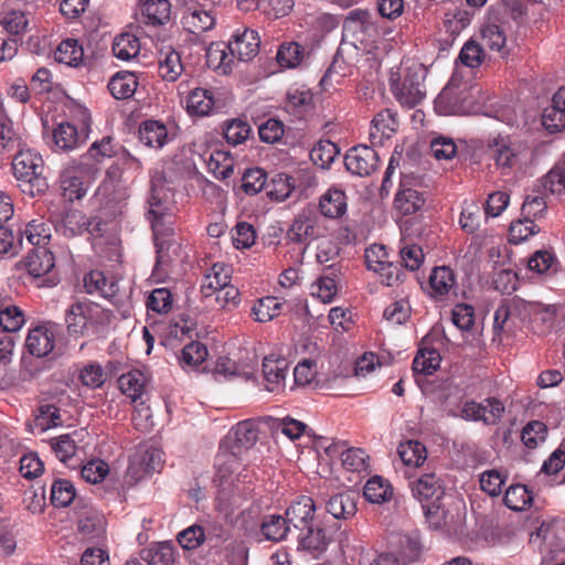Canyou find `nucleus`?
<instances>
[{
  "mask_svg": "<svg viewBox=\"0 0 565 565\" xmlns=\"http://www.w3.org/2000/svg\"><path fill=\"white\" fill-rule=\"evenodd\" d=\"M258 438L257 424L245 419L236 424L221 440L217 454V481L220 509L225 513L235 502L236 482H250L249 470L243 465L241 455L253 447Z\"/></svg>",
  "mask_w": 565,
  "mask_h": 565,
  "instance_id": "nucleus-1",
  "label": "nucleus"
},
{
  "mask_svg": "<svg viewBox=\"0 0 565 565\" xmlns=\"http://www.w3.org/2000/svg\"><path fill=\"white\" fill-rule=\"evenodd\" d=\"M285 515L296 533L299 548L310 552L316 558L327 551L331 539L316 514V504L311 497L297 498Z\"/></svg>",
  "mask_w": 565,
  "mask_h": 565,
  "instance_id": "nucleus-2",
  "label": "nucleus"
},
{
  "mask_svg": "<svg viewBox=\"0 0 565 565\" xmlns=\"http://www.w3.org/2000/svg\"><path fill=\"white\" fill-rule=\"evenodd\" d=\"M408 487L414 499L422 504L429 525L434 529L446 525L447 513L441 507V499L445 494L443 479L435 472H425L411 480Z\"/></svg>",
  "mask_w": 565,
  "mask_h": 565,
  "instance_id": "nucleus-3",
  "label": "nucleus"
},
{
  "mask_svg": "<svg viewBox=\"0 0 565 565\" xmlns=\"http://www.w3.org/2000/svg\"><path fill=\"white\" fill-rule=\"evenodd\" d=\"M43 166L44 162L40 153L29 148H19L12 160V170L23 193L35 196L47 189Z\"/></svg>",
  "mask_w": 565,
  "mask_h": 565,
  "instance_id": "nucleus-4",
  "label": "nucleus"
},
{
  "mask_svg": "<svg viewBox=\"0 0 565 565\" xmlns=\"http://www.w3.org/2000/svg\"><path fill=\"white\" fill-rule=\"evenodd\" d=\"M490 152L502 174L523 171L533 160V151L529 143L518 138L494 139Z\"/></svg>",
  "mask_w": 565,
  "mask_h": 565,
  "instance_id": "nucleus-5",
  "label": "nucleus"
},
{
  "mask_svg": "<svg viewBox=\"0 0 565 565\" xmlns=\"http://www.w3.org/2000/svg\"><path fill=\"white\" fill-rule=\"evenodd\" d=\"M224 49H220V62L214 66V72L220 75H231L236 65L235 57L238 61H249L259 52L260 39L256 31L245 29L242 33L233 34L227 44L221 43Z\"/></svg>",
  "mask_w": 565,
  "mask_h": 565,
  "instance_id": "nucleus-6",
  "label": "nucleus"
},
{
  "mask_svg": "<svg viewBox=\"0 0 565 565\" xmlns=\"http://www.w3.org/2000/svg\"><path fill=\"white\" fill-rule=\"evenodd\" d=\"M425 75L426 71L418 63L402 68V72L391 73V90L401 105L413 108L425 98Z\"/></svg>",
  "mask_w": 565,
  "mask_h": 565,
  "instance_id": "nucleus-7",
  "label": "nucleus"
},
{
  "mask_svg": "<svg viewBox=\"0 0 565 565\" xmlns=\"http://www.w3.org/2000/svg\"><path fill=\"white\" fill-rule=\"evenodd\" d=\"M171 190L162 175H157L151 181L150 196L148 199V218L151 223L153 235H161L170 231V221H167L170 212Z\"/></svg>",
  "mask_w": 565,
  "mask_h": 565,
  "instance_id": "nucleus-8",
  "label": "nucleus"
},
{
  "mask_svg": "<svg viewBox=\"0 0 565 565\" xmlns=\"http://www.w3.org/2000/svg\"><path fill=\"white\" fill-rule=\"evenodd\" d=\"M84 288L87 294H98L116 307H124L130 291L120 286L114 277L107 278L103 271L92 270L84 277Z\"/></svg>",
  "mask_w": 565,
  "mask_h": 565,
  "instance_id": "nucleus-9",
  "label": "nucleus"
},
{
  "mask_svg": "<svg viewBox=\"0 0 565 565\" xmlns=\"http://www.w3.org/2000/svg\"><path fill=\"white\" fill-rule=\"evenodd\" d=\"M162 451L153 447H140L130 457L126 478L136 483L143 478L160 471L163 465Z\"/></svg>",
  "mask_w": 565,
  "mask_h": 565,
  "instance_id": "nucleus-10",
  "label": "nucleus"
},
{
  "mask_svg": "<svg viewBox=\"0 0 565 565\" xmlns=\"http://www.w3.org/2000/svg\"><path fill=\"white\" fill-rule=\"evenodd\" d=\"M505 412L504 404L497 397H488L483 402L467 401L460 414L465 420L482 422L486 425H497Z\"/></svg>",
  "mask_w": 565,
  "mask_h": 565,
  "instance_id": "nucleus-11",
  "label": "nucleus"
},
{
  "mask_svg": "<svg viewBox=\"0 0 565 565\" xmlns=\"http://www.w3.org/2000/svg\"><path fill=\"white\" fill-rule=\"evenodd\" d=\"M379 161L377 152L364 145L352 147L344 157L347 170L359 177L371 175L376 170Z\"/></svg>",
  "mask_w": 565,
  "mask_h": 565,
  "instance_id": "nucleus-12",
  "label": "nucleus"
},
{
  "mask_svg": "<svg viewBox=\"0 0 565 565\" xmlns=\"http://www.w3.org/2000/svg\"><path fill=\"white\" fill-rule=\"evenodd\" d=\"M55 326L44 324L30 330L25 345L28 351L36 356L44 358L51 353L55 345Z\"/></svg>",
  "mask_w": 565,
  "mask_h": 565,
  "instance_id": "nucleus-13",
  "label": "nucleus"
},
{
  "mask_svg": "<svg viewBox=\"0 0 565 565\" xmlns=\"http://www.w3.org/2000/svg\"><path fill=\"white\" fill-rule=\"evenodd\" d=\"M397 128L396 114L390 109H383L372 120L370 139L373 145H383L385 140L396 132Z\"/></svg>",
  "mask_w": 565,
  "mask_h": 565,
  "instance_id": "nucleus-14",
  "label": "nucleus"
},
{
  "mask_svg": "<svg viewBox=\"0 0 565 565\" xmlns=\"http://www.w3.org/2000/svg\"><path fill=\"white\" fill-rule=\"evenodd\" d=\"M97 309L89 302L76 301L65 313V323L70 334L82 335L88 321L92 319L93 311Z\"/></svg>",
  "mask_w": 565,
  "mask_h": 565,
  "instance_id": "nucleus-15",
  "label": "nucleus"
},
{
  "mask_svg": "<svg viewBox=\"0 0 565 565\" xmlns=\"http://www.w3.org/2000/svg\"><path fill=\"white\" fill-rule=\"evenodd\" d=\"M344 446L341 443H332L326 448L329 456L341 454L342 465L347 470L353 472H361L366 470L369 456L362 448L351 447L341 451L340 448Z\"/></svg>",
  "mask_w": 565,
  "mask_h": 565,
  "instance_id": "nucleus-16",
  "label": "nucleus"
},
{
  "mask_svg": "<svg viewBox=\"0 0 565 565\" xmlns=\"http://www.w3.org/2000/svg\"><path fill=\"white\" fill-rule=\"evenodd\" d=\"M341 276V269L337 264L327 266L313 285L316 288L312 291L313 296H317L323 302H331L338 292V280Z\"/></svg>",
  "mask_w": 565,
  "mask_h": 565,
  "instance_id": "nucleus-17",
  "label": "nucleus"
},
{
  "mask_svg": "<svg viewBox=\"0 0 565 565\" xmlns=\"http://www.w3.org/2000/svg\"><path fill=\"white\" fill-rule=\"evenodd\" d=\"M119 388L132 403L145 404L147 377L139 370H132L120 375L118 379Z\"/></svg>",
  "mask_w": 565,
  "mask_h": 565,
  "instance_id": "nucleus-18",
  "label": "nucleus"
},
{
  "mask_svg": "<svg viewBox=\"0 0 565 565\" xmlns=\"http://www.w3.org/2000/svg\"><path fill=\"white\" fill-rule=\"evenodd\" d=\"M343 29L349 32H362L367 36H376L377 25L374 14L367 10H351L344 19Z\"/></svg>",
  "mask_w": 565,
  "mask_h": 565,
  "instance_id": "nucleus-19",
  "label": "nucleus"
},
{
  "mask_svg": "<svg viewBox=\"0 0 565 565\" xmlns=\"http://www.w3.org/2000/svg\"><path fill=\"white\" fill-rule=\"evenodd\" d=\"M57 232L66 237H73L88 230L89 222L85 214L78 210L65 211L54 220Z\"/></svg>",
  "mask_w": 565,
  "mask_h": 565,
  "instance_id": "nucleus-20",
  "label": "nucleus"
},
{
  "mask_svg": "<svg viewBox=\"0 0 565 565\" xmlns=\"http://www.w3.org/2000/svg\"><path fill=\"white\" fill-rule=\"evenodd\" d=\"M347 195L338 188H330L319 201V210L328 218L341 217L347 212Z\"/></svg>",
  "mask_w": 565,
  "mask_h": 565,
  "instance_id": "nucleus-21",
  "label": "nucleus"
},
{
  "mask_svg": "<svg viewBox=\"0 0 565 565\" xmlns=\"http://www.w3.org/2000/svg\"><path fill=\"white\" fill-rule=\"evenodd\" d=\"M141 21L151 25H163L170 20L171 4L168 0H142Z\"/></svg>",
  "mask_w": 565,
  "mask_h": 565,
  "instance_id": "nucleus-22",
  "label": "nucleus"
},
{
  "mask_svg": "<svg viewBox=\"0 0 565 565\" xmlns=\"http://www.w3.org/2000/svg\"><path fill=\"white\" fill-rule=\"evenodd\" d=\"M173 230L166 231L164 235H153L157 247L156 268L169 266L180 256L181 246L172 238Z\"/></svg>",
  "mask_w": 565,
  "mask_h": 565,
  "instance_id": "nucleus-23",
  "label": "nucleus"
},
{
  "mask_svg": "<svg viewBox=\"0 0 565 565\" xmlns=\"http://www.w3.org/2000/svg\"><path fill=\"white\" fill-rule=\"evenodd\" d=\"M25 265L30 275L41 277L53 269L55 259L47 248L36 247L26 256Z\"/></svg>",
  "mask_w": 565,
  "mask_h": 565,
  "instance_id": "nucleus-24",
  "label": "nucleus"
},
{
  "mask_svg": "<svg viewBox=\"0 0 565 565\" xmlns=\"http://www.w3.org/2000/svg\"><path fill=\"white\" fill-rule=\"evenodd\" d=\"M456 278L451 268L447 266L435 267L429 276V294L434 298H441L455 287Z\"/></svg>",
  "mask_w": 565,
  "mask_h": 565,
  "instance_id": "nucleus-25",
  "label": "nucleus"
},
{
  "mask_svg": "<svg viewBox=\"0 0 565 565\" xmlns=\"http://www.w3.org/2000/svg\"><path fill=\"white\" fill-rule=\"evenodd\" d=\"M285 302L279 301L275 296H266L257 299L250 310L253 319L259 323H266L277 318L282 310Z\"/></svg>",
  "mask_w": 565,
  "mask_h": 565,
  "instance_id": "nucleus-26",
  "label": "nucleus"
},
{
  "mask_svg": "<svg viewBox=\"0 0 565 565\" xmlns=\"http://www.w3.org/2000/svg\"><path fill=\"white\" fill-rule=\"evenodd\" d=\"M53 141L56 150L71 151L85 141L78 135L77 128L71 122H61L53 130Z\"/></svg>",
  "mask_w": 565,
  "mask_h": 565,
  "instance_id": "nucleus-27",
  "label": "nucleus"
},
{
  "mask_svg": "<svg viewBox=\"0 0 565 565\" xmlns=\"http://www.w3.org/2000/svg\"><path fill=\"white\" fill-rule=\"evenodd\" d=\"M140 558L148 565H172L175 558L174 546L170 542H160L140 553Z\"/></svg>",
  "mask_w": 565,
  "mask_h": 565,
  "instance_id": "nucleus-28",
  "label": "nucleus"
},
{
  "mask_svg": "<svg viewBox=\"0 0 565 565\" xmlns=\"http://www.w3.org/2000/svg\"><path fill=\"white\" fill-rule=\"evenodd\" d=\"M326 510L334 519H348L353 516L356 512L354 494L351 492H342L332 495L326 503Z\"/></svg>",
  "mask_w": 565,
  "mask_h": 565,
  "instance_id": "nucleus-29",
  "label": "nucleus"
},
{
  "mask_svg": "<svg viewBox=\"0 0 565 565\" xmlns=\"http://www.w3.org/2000/svg\"><path fill=\"white\" fill-rule=\"evenodd\" d=\"M435 109L440 115H458L465 113L463 99L452 87H445L435 100Z\"/></svg>",
  "mask_w": 565,
  "mask_h": 565,
  "instance_id": "nucleus-30",
  "label": "nucleus"
},
{
  "mask_svg": "<svg viewBox=\"0 0 565 565\" xmlns=\"http://www.w3.org/2000/svg\"><path fill=\"white\" fill-rule=\"evenodd\" d=\"M186 111L191 117H206L212 111V93L204 88L191 90L186 97Z\"/></svg>",
  "mask_w": 565,
  "mask_h": 565,
  "instance_id": "nucleus-31",
  "label": "nucleus"
},
{
  "mask_svg": "<svg viewBox=\"0 0 565 565\" xmlns=\"http://www.w3.org/2000/svg\"><path fill=\"white\" fill-rule=\"evenodd\" d=\"M260 531L266 540L279 542L285 540L288 533H292V527H290L286 515L271 514L264 518Z\"/></svg>",
  "mask_w": 565,
  "mask_h": 565,
  "instance_id": "nucleus-32",
  "label": "nucleus"
},
{
  "mask_svg": "<svg viewBox=\"0 0 565 565\" xmlns=\"http://www.w3.org/2000/svg\"><path fill=\"white\" fill-rule=\"evenodd\" d=\"M288 372L285 360L265 359L263 362V373L266 380V388L269 392H276L284 384Z\"/></svg>",
  "mask_w": 565,
  "mask_h": 565,
  "instance_id": "nucleus-33",
  "label": "nucleus"
},
{
  "mask_svg": "<svg viewBox=\"0 0 565 565\" xmlns=\"http://www.w3.org/2000/svg\"><path fill=\"white\" fill-rule=\"evenodd\" d=\"M138 86L137 77L130 72L117 73L108 83V89L116 99L130 98Z\"/></svg>",
  "mask_w": 565,
  "mask_h": 565,
  "instance_id": "nucleus-34",
  "label": "nucleus"
},
{
  "mask_svg": "<svg viewBox=\"0 0 565 565\" xmlns=\"http://www.w3.org/2000/svg\"><path fill=\"white\" fill-rule=\"evenodd\" d=\"M363 494L369 502L381 504L391 500L393 488L391 483L381 476H374L366 481Z\"/></svg>",
  "mask_w": 565,
  "mask_h": 565,
  "instance_id": "nucleus-35",
  "label": "nucleus"
},
{
  "mask_svg": "<svg viewBox=\"0 0 565 565\" xmlns=\"http://www.w3.org/2000/svg\"><path fill=\"white\" fill-rule=\"evenodd\" d=\"M139 139L148 147L161 148L168 140V131L163 124L156 120H148L139 128Z\"/></svg>",
  "mask_w": 565,
  "mask_h": 565,
  "instance_id": "nucleus-36",
  "label": "nucleus"
},
{
  "mask_svg": "<svg viewBox=\"0 0 565 565\" xmlns=\"http://www.w3.org/2000/svg\"><path fill=\"white\" fill-rule=\"evenodd\" d=\"M55 61L72 67H78L83 63L84 50L75 39H67L60 43L55 53Z\"/></svg>",
  "mask_w": 565,
  "mask_h": 565,
  "instance_id": "nucleus-37",
  "label": "nucleus"
},
{
  "mask_svg": "<svg viewBox=\"0 0 565 565\" xmlns=\"http://www.w3.org/2000/svg\"><path fill=\"white\" fill-rule=\"evenodd\" d=\"M424 195L415 189H402L394 199V206L403 215H411L419 211L425 204Z\"/></svg>",
  "mask_w": 565,
  "mask_h": 565,
  "instance_id": "nucleus-38",
  "label": "nucleus"
},
{
  "mask_svg": "<svg viewBox=\"0 0 565 565\" xmlns=\"http://www.w3.org/2000/svg\"><path fill=\"white\" fill-rule=\"evenodd\" d=\"M61 190L66 201L79 200L86 194V188L79 175L73 169H65L61 173Z\"/></svg>",
  "mask_w": 565,
  "mask_h": 565,
  "instance_id": "nucleus-39",
  "label": "nucleus"
},
{
  "mask_svg": "<svg viewBox=\"0 0 565 565\" xmlns=\"http://www.w3.org/2000/svg\"><path fill=\"white\" fill-rule=\"evenodd\" d=\"M140 41L132 33H121L114 39L113 53L122 61H130L139 54Z\"/></svg>",
  "mask_w": 565,
  "mask_h": 565,
  "instance_id": "nucleus-40",
  "label": "nucleus"
},
{
  "mask_svg": "<svg viewBox=\"0 0 565 565\" xmlns=\"http://www.w3.org/2000/svg\"><path fill=\"white\" fill-rule=\"evenodd\" d=\"M533 495L524 484H512L504 493V504L513 511H524L532 504Z\"/></svg>",
  "mask_w": 565,
  "mask_h": 565,
  "instance_id": "nucleus-41",
  "label": "nucleus"
},
{
  "mask_svg": "<svg viewBox=\"0 0 565 565\" xmlns=\"http://www.w3.org/2000/svg\"><path fill=\"white\" fill-rule=\"evenodd\" d=\"M49 444L51 451L65 465H70L78 449L76 440L70 434L51 438Z\"/></svg>",
  "mask_w": 565,
  "mask_h": 565,
  "instance_id": "nucleus-42",
  "label": "nucleus"
},
{
  "mask_svg": "<svg viewBox=\"0 0 565 565\" xmlns=\"http://www.w3.org/2000/svg\"><path fill=\"white\" fill-rule=\"evenodd\" d=\"M305 56V49L297 42L289 41L279 45L276 60L284 68H295L300 65Z\"/></svg>",
  "mask_w": 565,
  "mask_h": 565,
  "instance_id": "nucleus-43",
  "label": "nucleus"
},
{
  "mask_svg": "<svg viewBox=\"0 0 565 565\" xmlns=\"http://www.w3.org/2000/svg\"><path fill=\"white\" fill-rule=\"evenodd\" d=\"M440 365V354L434 348L419 349L413 361V371L418 374L430 375Z\"/></svg>",
  "mask_w": 565,
  "mask_h": 565,
  "instance_id": "nucleus-44",
  "label": "nucleus"
},
{
  "mask_svg": "<svg viewBox=\"0 0 565 565\" xmlns=\"http://www.w3.org/2000/svg\"><path fill=\"white\" fill-rule=\"evenodd\" d=\"M398 455L406 466L419 467L427 459L425 445L417 440L402 443L398 446Z\"/></svg>",
  "mask_w": 565,
  "mask_h": 565,
  "instance_id": "nucleus-45",
  "label": "nucleus"
},
{
  "mask_svg": "<svg viewBox=\"0 0 565 565\" xmlns=\"http://www.w3.org/2000/svg\"><path fill=\"white\" fill-rule=\"evenodd\" d=\"M25 322L23 311L14 305H6L0 309V329L7 333L19 331Z\"/></svg>",
  "mask_w": 565,
  "mask_h": 565,
  "instance_id": "nucleus-46",
  "label": "nucleus"
},
{
  "mask_svg": "<svg viewBox=\"0 0 565 565\" xmlns=\"http://www.w3.org/2000/svg\"><path fill=\"white\" fill-rule=\"evenodd\" d=\"M183 72V64L181 62L180 54L170 50L164 53V56L159 62V74L160 76L168 82H174L179 78V76Z\"/></svg>",
  "mask_w": 565,
  "mask_h": 565,
  "instance_id": "nucleus-47",
  "label": "nucleus"
},
{
  "mask_svg": "<svg viewBox=\"0 0 565 565\" xmlns=\"http://www.w3.org/2000/svg\"><path fill=\"white\" fill-rule=\"evenodd\" d=\"M486 58V52L481 43L473 39L468 40L460 50L458 61L470 68L479 67Z\"/></svg>",
  "mask_w": 565,
  "mask_h": 565,
  "instance_id": "nucleus-48",
  "label": "nucleus"
},
{
  "mask_svg": "<svg viewBox=\"0 0 565 565\" xmlns=\"http://www.w3.org/2000/svg\"><path fill=\"white\" fill-rule=\"evenodd\" d=\"M194 328V320L186 313H180L167 323L164 333L169 339L181 340L188 337Z\"/></svg>",
  "mask_w": 565,
  "mask_h": 565,
  "instance_id": "nucleus-49",
  "label": "nucleus"
},
{
  "mask_svg": "<svg viewBox=\"0 0 565 565\" xmlns=\"http://www.w3.org/2000/svg\"><path fill=\"white\" fill-rule=\"evenodd\" d=\"M0 23L9 34L19 36L26 31L29 21L22 11L11 9L0 13Z\"/></svg>",
  "mask_w": 565,
  "mask_h": 565,
  "instance_id": "nucleus-50",
  "label": "nucleus"
},
{
  "mask_svg": "<svg viewBox=\"0 0 565 565\" xmlns=\"http://www.w3.org/2000/svg\"><path fill=\"white\" fill-rule=\"evenodd\" d=\"M22 237L32 246L44 247L51 237V231L42 220H33L25 226Z\"/></svg>",
  "mask_w": 565,
  "mask_h": 565,
  "instance_id": "nucleus-51",
  "label": "nucleus"
},
{
  "mask_svg": "<svg viewBox=\"0 0 565 565\" xmlns=\"http://www.w3.org/2000/svg\"><path fill=\"white\" fill-rule=\"evenodd\" d=\"M547 436V426L541 420L527 423L521 433L522 443L530 449H535L545 441Z\"/></svg>",
  "mask_w": 565,
  "mask_h": 565,
  "instance_id": "nucleus-52",
  "label": "nucleus"
},
{
  "mask_svg": "<svg viewBox=\"0 0 565 565\" xmlns=\"http://www.w3.org/2000/svg\"><path fill=\"white\" fill-rule=\"evenodd\" d=\"M339 153L338 147L331 141H320L310 151V159L322 169L329 168Z\"/></svg>",
  "mask_w": 565,
  "mask_h": 565,
  "instance_id": "nucleus-53",
  "label": "nucleus"
},
{
  "mask_svg": "<svg viewBox=\"0 0 565 565\" xmlns=\"http://www.w3.org/2000/svg\"><path fill=\"white\" fill-rule=\"evenodd\" d=\"M275 431H280L291 440L300 438L307 429V425L290 416L274 418L270 425Z\"/></svg>",
  "mask_w": 565,
  "mask_h": 565,
  "instance_id": "nucleus-54",
  "label": "nucleus"
},
{
  "mask_svg": "<svg viewBox=\"0 0 565 565\" xmlns=\"http://www.w3.org/2000/svg\"><path fill=\"white\" fill-rule=\"evenodd\" d=\"M291 180L292 178L286 173L276 174L271 183L268 184L267 195L274 201L284 202L290 196L295 188Z\"/></svg>",
  "mask_w": 565,
  "mask_h": 565,
  "instance_id": "nucleus-55",
  "label": "nucleus"
},
{
  "mask_svg": "<svg viewBox=\"0 0 565 565\" xmlns=\"http://www.w3.org/2000/svg\"><path fill=\"white\" fill-rule=\"evenodd\" d=\"M557 265L556 256L548 250H536L527 260V268L537 274L556 271Z\"/></svg>",
  "mask_w": 565,
  "mask_h": 565,
  "instance_id": "nucleus-56",
  "label": "nucleus"
},
{
  "mask_svg": "<svg viewBox=\"0 0 565 565\" xmlns=\"http://www.w3.org/2000/svg\"><path fill=\"white\" fill-rule=\"evenodd\" d=\"M75 488L68 480H56L51 487V501L55 507L65 508L75 498Z\"/></svg>",
  "mask_w": 565,
  "mask_h": 565,
  "instance_id": "nucleus-57",
  "label": "nucleus"
},
{
  "mask_svg": "<svg viewBox=\"0 0 565 565\" xmlns=\"http://www.w3.org/2000/svg\"><path fill=\"white\" fill-rule=\"evenodd\" d=\"M482 46L491 51L501 52L505 47L507 36L497 24H487L481 31Z\"/></svg>",
  "mask_w": 565,
  "mask_h": 565,
  "instance_id": "nucleus-58",
  "label": "nucleus"
},
{
  "mask_svg": "<svg viewBox=\"0 0 565 565\" xmlns=\"http://www.w3.org/2000/svg\"><path fill=\"white\" fill-rule=\"evenodd\" d=\"M256 237L254 226L247 222H238L232 231L233 245L237 249L250 248L255 244Z\"/></svg>",
  "mask_w": 565,
  "mask_h": 565,
  "instance_id": "nucleus-59",
  "label": "nucleus"
},
{
  "mask_svg": "<svg viewBox=\"0 0 565 565\" xmlns=\"http://www.w3.org/2000/svg\"><path fill=\"white\" fill-rule=\"evenodd\" d=\"M214 302L218 306L220 310L233 311L241 302L239 290L235 286L214 288Z\"/></svg>",
  "mask_w": 565,
  "mask_h": 565,
  "instance_id": "nucleus-60",
  "label": "nucleus"
},
{
  "mask_svg": "<svg viewBox=\"0 0 565 565\" xmlns=\"http://www.w3.org/2000/svg\"><path fill=\"white\" fill-rule=\"evenodd\" d=\"M184 24L193 34L203 33L212 28L211 10L194 9L184 18Z\"/></svg>",
  "mask_w": 565,
  "mask_h": 565,
  "instance_id": "nucleus-61",
  "label": "nucleus"
},
{
  "mask_svg": "<svg viewBox=\"0 0 565 565\" xmlns=\"http://www.w3.org/2000/svg\"><path fill=\"white\" fill-rule=\"evenodd\" d=\"M539 231L540 227L533 220L523 217L522 220L511 223L509 228V241L513 244H519L536 234Z\"/></svg>",
  "mask_w": 565,
  "mask_h": 565,
  "instance_id": "nucleus-62",
  "label": "nucleus"
},
{
  "mask_svg": "<svg viewBox=\"0 0 565 565\" xmlns=\"http://www.w3.org/2000/svg\"><path fill=\"white\" fill-rule=\"evenodd\" d=\"M222 134L230 145L236 146L248 138L250 126L241 119H233L226 124Z\"/></svg>",
  "mask_w": 565,
  "mask_h": 565,
  "instance_id": "nucleus-63",
  "label": "nucleus"
},
{
  "mask_svg": "<svg viewBox=\"0 0 565 565\" xmlns=\"http://www.w3.org/2000/svg\"><path fill=\"white\" fill-rule=\"evenodd\" d=\"M542 124L551 134L562 131L565 129V110L551 104L543 110Z\"/></svg>",
  "mask_w": 565,
  "mask_h": 565,
  "instance_id": "nucleus-64",
  "label": "nucleus"
}]
</instances>
